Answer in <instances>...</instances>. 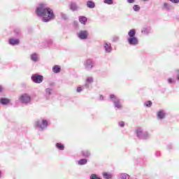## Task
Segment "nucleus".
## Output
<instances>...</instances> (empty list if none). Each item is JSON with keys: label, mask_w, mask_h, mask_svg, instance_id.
<instances>
[{"label": "nucleus", "mask_w": 179, "mask_h": 179, "mask_svg": "<svg viewBox=\"0 0 179 179\" xmlns=\"http://www.w3.org/2000/svg\"><path fill=\"white\" fill-rule=\"evenodd\" d=\"M15 33H16V34H20V30H19V29H15Z\"/></svg>", "instance_id": "obj_39"}, {"label": "nucleus", "mask_w": 179, "mask_h": 179, "mask_svg": "<svg viewBox=\"0 0 179 179\" xmlns=\"http://www.w3.org/2000/svg\"><path fill=\"white\" fill-rule=\"evenodd\" d=\"M136 34V30H135V29H132L128 32V36L127 37V40L129 45L135 46L139 44V41L138 40V38L135 36Z\"/></svg>", "instance_id": "obj_2"}, {"label": "nucleus", "mask_w": 179, "mask_h": 179, "mask_svg": "<svg viewBox=\"0 0 179 179\" xmlns=\"http://www.w3.org/2000/svg\"><path fill=\"white\" fill-rule=\"evenodd\" d=\"M82 155H83V157H90V152L87 150H84V151H83Z\"/></svg>", "instance_id": "obj_25"}, {"label": "nucleus", "mask_w": 179, "mask_h": 179, "mask_svg": "<svg viewBox=\"0 0 179 179\" xmlns=\"http://www.w3.org/2000/svg\"><path fill=\"white\" fill-rule=\"evenodd\" d=\"M79 22L82 24H86V23L87 22V18L85 16H80L79 17Z\"/></svg>", "instance_id": "obj_20"}, {"label": "nucleus", "mask_w": 179, "mask_h": 179, "mask_svg": "<svg viewBox=\"0 0 179 179\" xmlns=\"http://www.w3.org/2000/svg\"><path fill=\"white\" fill-rule=\"evenodd\" d=\"M177 79L178 80H179V75L177 76Z\"/></svg>", "instance_id": "obj_43"}, {"label": "nucleus", "mask_w": 179, "mask_h": 179, "mask_svg": "<svg viewBox=\"0 0 179 179\" xmlns=\"http://www.w3.org/2000/svg\"><path fill=\"white\" fill-rule=\"evenodd\" d=\"M84 66L87 71H90L94 66V62L91 59H87L84 62Z\"/></svg>", "instance_id": "obj_8"}, {"label": "nucleus", "mask_w": 179, "mask_h": 179, "mask_svg": "<svg viewBox=\"0 0 179 179\" xmlns=\"http://www.w3.org/2000/svg\"><path fill=\"white\" fill-rule=\"evenodd\" d=\"M37 16L42 17V21L44 22H50L55 19L54 11L50 8L47 7L45 4H39L36 10Z\"/></svg>", "instance_id": "obj_1"}, {"label": "nucleus", "mask_w": 179, "mask_h": 179, "mask_svg": "<svg viewBox=\"0 0 179 179\" xmlns=\"http://www.w3.org/2000/svg\"><path fill=\"white\" fill-rule=\"evenodd\" d=\"M118 124L121 127V128H124V127H125V122L123 121L119 122Z\"/></svg>", "instance_id": "obj_33"}, {"label": "nucleus", "mask_w": 179, "mask_h": 179, "mask_svg": "<svg viewBox=\"0 0 179 179\" xmlns=\"http://www.w3.org/2000/svg\"><path fill=\"white\" fill-rule=\"evenodd\" d=\"M20 41L19 39L10 38L9 39V44L10 45H19Z\"/></svg>", "instance_id": "obj_13"}, {"label": "nucleus", "mask_w": 179, "mask_h": 179, "mask_svg": "<svg viewBox=\"0 0 179 179\" xmlns=\"http://www.w3.org/2000/svg\"><path fill=\"white\" fill-rule=\"evenodd\" d=\"M143 1H148V0H143Z\"/></svg>", "instance_id": "obj_44"}, {"label": "nucleus", "mask_w": 179, "mask_h": 179, "mask_svg": "<svg viewBox=\"0 0 179 179\" xmlns=\"http://www.w3.org/2000/svg\"><path fill=\"white\" fill-rule=\"evenodd\" d=\"M120 179H129V175L127 173L120 174Z\"/></svg>", "instance_id": "obj_26"}, {"label": "nucleus", "mask_w": 179, "mask_h": 179, "mask_svg": "<svg viewBox=\"0 0 179 179\" xmlns=\"http://www.w3.org/2000/svg\"><path fill=\"white\" fill-rule=\"evenodd\" d=\"M128 3H134L135 2V0H127Z\"/></svg>", "instance_id": "obj_38"}, {"label": "nucleus", "mask_w": 179, "mask_h": 179, "mask_svg": "<svg viewBox=\"0 0 179 179\" xmlns=\"http://www.w3.org/2000/svg\"><path fill=\"white\" fill-rule=\"evenodd\" d=\"M50 43H51V41H50Z\"/></svg>", "instance_id": "obj_45"}, {"label": "nucleus", "mask_w": 179, "mask_h": 179, "mask_svg": "<svg viewBox=\"0 0 179 179\" xmlns=\"http://www.w3.org/2000/svg\"><path fill=\"white\" fill-rule=\"evenodd\" d=\"M173 3H179V0H169Z\"/></svg>", "instance_id": "obj_36"}, {"label": "nucleus", "mask_w": 179, "mask_h": 179, "mask_svg": "<svg viewBox=\"0 0 179 179\" xmlns=\"http://www.w3.org/2000/svg\"><path fill=\"white\" fill-rule=\"evenodd\" d=\"M99 99L100 100H103L104 99V96H103L102 95L99 96Z\"/></svg>", "instance_id": "obj_40"}, {"label": "nucleus", "mask_w": 179, "mask_h": 179, "mask_svg": "<svg viewBox=\"0 0 179 179\" xmlns=\"http://www.w3.org/2000/svg\"><path fill=\"white\" fill-rule=\"evenodd\" d=\"M136 134L139 139H148L150 136V134L148 131H144L142 127H138L136 129Z\"/></svg>", "instance_id": "obj_4"}, {"label": "nucleus", "mask_w": 179, "mask_h": 179, "mask_svg": "<svg viewBox=\"0 0 179 179\" xmlns=\"http://www.w3.org/2000/svg\"><path fill=\"white\" fill-rule=\"evenodd\" d=\"M31 59L34 62H37L38 61V55L37 53H33L31 55Z\"/></svg>", "instance_id": "obj_19"}, {"label": "nucleus", "mask_w": 179, "mask_h": 179, "mask_svg": "<svg viewBox=\"0 0 179 179\" xmlns=\"http://www.w3.org/2000/svg\"><path fill=\"white\" fill-rule=\"evenodd\" d=\"M52 71L55 73H59L61 72V66H58V65H55L53 68H52Z\"/></svg>", "instance_id": "obj_22"}, {"label": "nucleus", "mask_w": 179, "mask_h": 179, "mask_svg": "<svg viewBox=\"0 0 179 179\" xmlns=\"http://www.w3.org/2000/svg\"><path fill=\"white\" fill-rule=\"evenodd\" d=\"M150 27H145L144 28H143V29L141 30V32L143 33V34H145V36H148V34H149V33H150Z\"/></svg>", "instance_id": "obj_16"}, {"label": "nucleus", "mask_w": 179, "mask_h": 179, "mask_svg": "<svg viewBox=\"0 0 179 179\" xmlns=\"http://www.w3.org/2000/svg\"><path fill=\"white\" fill-rule=\"evenodd\" d=\"M120 40V37L119 36H114L113 37V41L117 42Z\"/></svg>", "instance_id": "obj_35"}, {"label": "nucleus", "mask_w": 179, "mask_h": 179, "mask_svg": "<svg viewBox=\"0 0 179 179\" xmlns=\"http://www.w3.org/2000/svg\"><path fill=\"white\" fill-rule=\"evenodd\" d=\"M0 176H1V171H0Z\"/></svg>", "instance_id": "obj_46"}, {"label": "nucleus", "mask_w": 179, "mask_h": 179, "mask_svg": "<svg viewBox=\"0 0 179 179\" xmlns=\"http://www.w3.org/2000/svg\"><path fill=\"white\" fill-rule=\"evenodd\" d=\"M35 127L39 131H43V129L48 127V121L46 120H38L35 122Z\"/></svg>", "instance_id": "obj_5"}, {"label": "nucleus", "mask_w": 179, "mask_h": 179, "mask_svg": "<svg viewBox=\"0 0 179 179\" xmlns=\"http://www.w3.org/2000/svg\"><path fill=\"white\" fill-rule=\"evenodd\" d=\"M87 8H90V9H94V8L96 6V4L92 1H87Z\"/></svg>", "instance_id": "obj_17"}, {"label": "nucleus", "mask_w": 179, "mask_h": 179, "mask_svg": "<svg viewBox=\"0 0 179 179\" xmlns=\"http://www.w3.org/2000/svg\"><path fill=\"white\" fill-rule=\"evenodd\" d=\"M168 82L169 83H176V80H173L172 78H169Z\"/></svg>", "instance_id": "obj_34"}, {"label": "nucleus", "mask_w": 179, "mask_h": 179, "mask_svg": "<svg viewBox=\"0 0 179 179\" xmlns=\"http://www.w3.org/2000/svg\"><path fill=\"white\" fill-rule=\"evenodd\" d=\"M133 10H134V12H139V10H141V7L138 5H134L133 6Z\"/></svg>", "instance_id": "obj_27"}, {"label": "nucleus", "mask_w": 179, "mask_h": 179, "mask_svg": "<svg viewBox=\"0 0 179 179\" xmlns=\"http://www.w3.org/2000/svg\"><path fill=\"white\" fill-rule=\"evenodd\" d=\"M19 100L22 104H30L31 97L30 95H29V94H22L20 96Z\"/></svg>", "instance_id": "obj_6"}, {"label": "nucleus", "mask_w": 179, "mask_h": 179, "mask_svg": "<svg viewBox=\"0 0 179 179\" xmlns=\"http://www.w3.org/2000/svg\"><path fill=\"white\" fill-rule=\"evenodd\" d=\"M171 148H172V145H171V144H170V145H168V146H167V148H168V149H171Z\"/></svg>", "instance_id": "obj_41"}, {"label": "nucleus", "mask_w": 179, "mask_h": 179, "mask_svg": "<svg viewBox=\"0 0 179 179\" xmlns=\"http://www.w3.org/2000/svg\"><path fill=\"white\" fill-rule=\"evenodd\" d=\"M103 50L105 52L110 54V52L113 51V47H111V43H103Z\"/></svg>", "instance_id": "obj_11"}, {"label": "nucleus", "mask_w": 179, "mask_h": 179, "mask_svg": "<svg viewBox=\"0 0 179 179\" xmlns=\"http://www.w3.org/2000/svg\"><path fill=\"white\" fill-rule=\"evenodd\" d=\"M56 148L59 149V150H64V149H65V146L61 143H56Z\"/></svg>", "instance_id": "obj_24"}, {"label": "nucleus", "mask_w": 179, "mask_h": 179, "mask_svg": "<svg viewBox=\"0 0 179 179\" xmlns=\"http://www.w3.org/2000/svg\"><path fill=\"white\" fill-rule=\"evenodd\" d=\"M52 94V88H46L45 90L44 97L46 100H51Z\"/></svg>", "instance_id": "obj_10"}, {"label": "nucleus", "mask_w": 179, "mask_h": 179, "mask_svg": "<svg viewBox=\"0 0 179 179\" xmlns=\"http://www.w3.org/2000/svg\"><path fill=\"white\" fill-rule=\"evenodd\" d=\"M90 83H93V78L92 77H88L86 80L85 87L86 89H89V87L90 86Z\"/></svg>", "instance_id": "obj_14"}, {"label": "nucleus", "mask_w": 179, "mask_h": 179, "mask_svg": "<svg viewBox=\"0 0 179 179\" xmlns=\"http://www.w3.org/2000/svg\"><path fill=\"white\" fill-rule=\"evenodd\" d=\"M84 89H86V87H85V85H83V87H78L77 92L80 93V92H82V90H84Z\"/></svg>", "instance_id": "obj_29"}, {"label": "nucleus", "mask_w": 179, "mask_h": 179, "mask_svg": "<svg viewBox=\"0 0 179 179\" xmlns=\"http://www.w3.org/2000/svg\"><path fill=\"white\" fill-rule=\"evenodd\" d=\"M70 9L73 11L78 10L79 9V7L78 6V4L76 3H71L70 6Z\"/></svg>", "instance_id": "obj_21"}, {"label": "nucleus", "mask_w": 179, "mask_h": 179, "mask_svg": "<svg viewBox=\"0 0 179 179\" xmlns=\"http://www.w3.org/2000/svg\"><path fill=\"white\" fill-rule=\"evenodd\" d=\"M61 17H62V18L64 19V20H66V19H68V16H66V14L62 13H61Z\"/></svg>", "instance_id": "obj_32"}, {"label": "nucleus", "mask_w": 179, "mask_h": 179, "mask_svg": "<svg viewBox=\"0 0 179 179\" xmlns=\"http://www.w3.org/2000/svg\"><path fill=\"white\" fill-rule=\"evenodd\" d=\"M103 2H104V3H106L107 5H113V3H114L113 0H104Z\"/></svg>", "instance_id": "obj_28"}, {"label": "nucleus", "mask_w": 179, "mask_h": 179, "mask_svg": "<svg viewBox=\"0 0 179 179\" xmlns=\"http://www.w3.org/2000/svg\"><path fill=\"white\" fill-rule=\"evenodd\" d=\"M103 178L106 179H110L111 178V175L107 173H103Z\"/></svg>", "instance_id": "obj_31"}, {"label": "nucleus", "mask_w": 179, "mask_h": 179, "mask_svg": "<svg viewBox=\"0 0 179 179\" xmlns=\"http://www.w3.org/2000/svg\"><path fill=\"white\" fill-rule=\"evenodd\" d=\"M160 152L159 151H157L156 152H155V156H157V157H159V156H160Z\"/></svg>", "instance_id": "obj_37"}, {"label": "nucleus", "mask_w": 179, "mask_h": 179, "mask_svg": "<svg viewBox=\"0 0 179 179\" xmlns=\"http://www.w3.org/2000/svg\"><path fill=\"white\" fill-rule=\"evenodd\" d=\"M78 164H79V166H83L85 164H87V159H81L78 162Z\"/></svg>", "instance_id": "obj_23"}, {"label": "nucleus", "mask_w": 179, "mask_h": 179, "mask_svg": "<svg viewBox=\"0 0 179 179\" xmlns=\"http://www.w3.org/2000/svg\"><path fill=\"white\" fill-rule=\"evenodd\" d=\"M144 106H145V107H152V101H149L145 102Z\"/></svg>", "instance_id": "obj_30"}, {"label": "nucleus", "mask_w": 179, "mask_h": 179, "mask_svg": "<svg viewBox=\"0 0 179 179\" xmlns=\"http://www.w3.org/2000/svg\"><path fill=\"white\" fill-rule=\"evenodd\" d=\"M157 117L159 120H163V118L166 117V111L163 110H159L157 113Z\"/></svg>", "instance_id": "obj_12"}, {"label": "nucleus", "mask_w": 179, "mask_h": 179, "mask_svg": "<svg viewBox=\"0 0 179 179\" xmlns=\"http://www.w3.org/2000/svg\"><path fill=\"white\" fill-rule=\"evenodd\" d=\"M31 78L34 83L38 84L43 83V80H44V77L38 74H33Z\"/></svg>", "instance_id": "obj_7"}, {"label": "nucleus", "mask_w": 179, "mask_h": 179, "mask_svg": "<svg viewBox=\"0 0 179 179\" xmlns=\"http://www.w3.org/2000/svg\"><path fill=\"white\" fill-rule=\"evenodd\" d=\"M10 102V100L6 98H0V103L3 106H7V104H9Z\"/></svg>", "instance_id": "obj_15"}, {"label": "nucleus", "mask_w": 179, "mask_h": 179, "mask_svg": "<svg viewBox=\"0 0 179 179\" xmlns=\"http://www.w3.org/2000/svg\"><path fill=\"white\" fill-rule=\"evenodd\" d=\"M2 92V87L0 86V92Z\"/></svg>", "instance_id": "obj_42"}, {"label": "nucleus", "mask_w": 179, "mask_h": 179, "mask_svg": "<svg viewBox=\"0 0 179 179\" xmlns=\"http://www.w3.org/2000/svg\"><path fill=\"white\" fill-rule=\"evenodd\" d=\"M162 9H164V10H170V9H171V5L169 3H164Z\"/></svg>", "instance_id": "obj_18"}, {"label": "nucleus", "mask_w": 179, "mask_h": 179, "mask_svg": "<svg viewBox=\"0 0 179 179\" xmlns=\"http://www.w3.org/2000/svg\"><path fill=\"white\" fill-rule=\"evenodd\" d=\"M77 34L78 37L80 38V40H86L89 36V31L86 30L80 31Z\"/></svg>", "instance_id": "obj_9"}, {"label": "nucleus", "mask_w": 179, "mask_h": 179, "mask_svg": "<svg viewBox=\"0 0 179 179\" xmlns=\"http://www.w3.org/2000/svg\"><path fill=\"white\" fill-rule=\"evenodd\" d=\"M110 99L111 101L113 103L114 107L115 108H116V110H122V103H121V100L118 99L117 96L111 94L110 95Z\"/></svg>", "instance_id": "obj_3"}]
</instances>
